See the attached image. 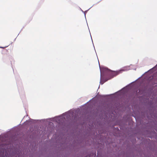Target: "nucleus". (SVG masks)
I'll return each mask as SVG.
<instances>
[{"label":"nucleus","mask_w":157,"mask_h":157,"mask_svg":"<svg viewBox=\"0 0 157 157\" xmlns=\"http://www.w3.org/2000/svg\"><path fill=\"white\" fill-rule=\"evenodd\" d=\"M129 67L128 66H127V67H124L123 69H122L121 70H120L119 71L116 72H114V73H117V74H119V73H121V71H126L128 70H129Z\"/></svg>","instance_id":"obj_1"},{"label":"nucleus","mask_w":157,"mask_h":157,"mask_svg":"<svg viewBox=\"0 0 157 157\" xmlns=\"http://www.w3.org/2000/svg\"><path fill=\"white\" fill-rule=\"evenodd\" d=\"M100 83H101V84H103V82H102L101 81V80Z\"/></svg>","instance_id":"obj_2"}]
</instances>
